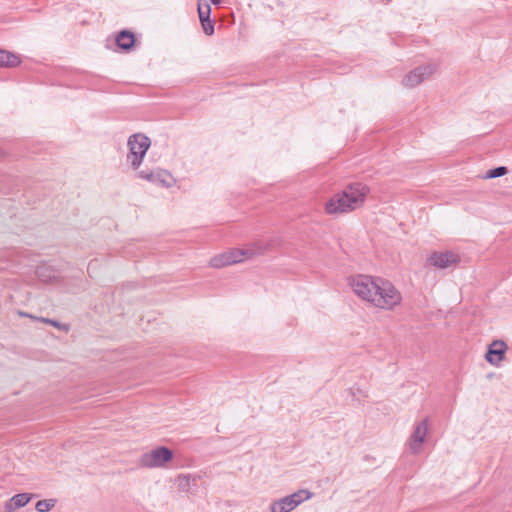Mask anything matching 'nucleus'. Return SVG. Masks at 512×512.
Listing matches in <instances>:
<instances>
[{
    "label": "nucleus",
    "instance_id": "nucleus-15",
    "mask_svg": "<svg viewBox=\"0 0 512 512\" xmlns=\"http://www.w3.org/2000/svg\"><path fill=\"white\" fill-rule=\"evenodd\" d=\"M312 496V493L308 490H304V489H301V490H298L297 492L293 493V494H290V495H287V497L289 498V501L292 502V507H294V509L300 505L302 502L310 499Z\"/></svg>",
    "mask_w": 512,
    "mask_h": 512
},
{
    "label": "nucleus",
    "instance_id": "nucleus-24",
    "mask_svg": "<svg viewBox=\"0 0 512 512\" xmlns=\"http://www.w3.org/2000/svg\"><path fill=\"white\" fill-rule=\"evenodd\" d=\"M210 1L214 5H219L222 2V0H210Z\"/></svg>",
    "mask_w": 512,
    "mask_h": 512
},
{
    "label": "nucleus",
    "instance_id": "nucleus-23",
    "mask_svg": "<svg viewBox=\"0 0 512 512\" xmlns=\"http://www.w3.org/2000/svg\"><path fill=\"white\" fill-rule=\"evenodd\" d=\"M18 313H19L20 316L33 318V316L31 314H29V313L21 312V311H19ZM34 319H37V318L34 317Z\"/></svg>",
    "mask_w": 512,
    "mask_h": 512
},
{
    "label": "nucleus",
    "instance_id": "nucleus-20",
    "mask_svg": "<svg viewBox=\"0 0 512 512\" xmlns=\"http://www.w3.org/2000/svg\"><path fill=\"white\" fill-rule=\"evenodd\" d=\"M55 504H56L55 499L39 500L35 505V509L38 512H48L55 506Z\"/></svg>",
    "mask_w": 512,
    "mask_h": 512
},
{
    "label": "nucleus",
    "instance_id": "nucleus-7",
    "mask_svg": "<svg viewBox=\"0 0 512 512\" xmlns=\"http://www.w3.org/2000/svg\"><path fill=\"white\" fill-rule=\"evenodd\" d=\"M138 177L141 179H144L146 181H149L153 184H158L162 187L169 188L171 187L175 180L173 176L168 172L167 170L163 169H156V170H149L144 169L138 172Z\"/></svg>",
    "mask_w": 512,
    "mask_h": 512
},
{
    "label": "nucleus",
    "instance_id": "nucleus-14",
    "mask_svg": "<svg viewBox=\"0 0 512 512\" xmlns=\"http://www.w3.org/2000/svg\"><path fill=\"white\" fill-rule=\"evenodd\" d=\"M292 510L294 507L287 496L273 501L270 505V512H290Z\"/></svg>",
    "mask_w": 512,
    "mask_h": 512
},
{
    "label": "nucleus",
    "instance_id": "nucleus-12",
    "mask_svg": "<svg viewBox=\"0 0 512 512\" xmlns=\"http://www.w3.org/2000/svg\"><path fill=\"white\" fill-rule=\"evenodd\" d=\"M33 495L30 493H19L14 495L6 504H5V512H12L16 509L22 508L26 506Z\"/></svg>",
    "mask_w": 512,
    "mask_h": 512
},
{
    "label": "nucleus",
    "instance_id": "nucleus-3",
    "mask_svg": "<svg viewBox=\"0 0 512 512\" xmlns=\"http://www.w3.org/2000/svg\"><path fill=\"white\" fill-rule=\"evenodd\" d=\"M127 144L129 147L127 159L130 161L132 168L136 170L140 167L151 141L146 135L137 133L128 138Z\"/></svg>",
    "mask_w": 512,
    "mask_h": 512
},
{
    "label": "nucleus",
    "instance_id": "nucleus-1",
    "mask_svg": "<svg viewBox=\"0 0 512 512\" xmlns=\"http://www.w3.org/2000/svg\"><path fill=\"white\" fill-rule=\"evenodd\" d=\"M349 284L359 298L378 308L390 310L402 300L401 293L394 285L380 277L360 274L351 277Z\"/></svg>",
    "mask_w": 512,
    "mask_h": 512
},
{
    "label": "nucleus",
    "instance_id": "nucleus-11",
    "mask_svg": "<svg viewBox=\"0 0 512 512\" xmlns=\"http://www.w3.org/2000/svg\"><path fill=\"white\" fill-rule=\"evenodd\" d=\"M135 34L127 29L121 30L117 33L115 42L119 49L123 51H131L136 44Z\"/></svg>",
    "mask_w": 512,
    "mask_h": 512
},
{
    "label": "nucleus",
    "instance_id": "nucleus-22",
    "mask_svg": "<svg viewBox=\"0 0 512 512\" xmlns=\"http://www.w3.org/2000/svg\"><path fill=\"white\" fill-rule=\"evenodd\" d=\"M40 321L44 322V323H48L60 330H67L68 327L66 324H62L60 322H58L57 320H54V319H49V318H39Z\"/></svg>",
    "mask_w": 512,
    "mask_h": 512
},
{
    "label": "nucleus",
    "instance_id": "nucleus-4",
    "mask_svg": "<svg viewBox=\"0 0 512 512\" xmlns=\"http://www.w3.org/2000/svg\"><path fill=\"white\" fill-rule=\"evenodd\" d=\"M173 451L166 447L160 446L151 452L142 454L140 464L146 468L163 467L173 459Z\"/></svg>",
    "mask_w": 512,
    "mask_h": 512
},
{
    "label": "nucleus",
    "instance_id": "nucleus-9",
    "mask_svg": "<svg viewBox=\"0 0 512 512\" xmlns=\"http://www.w3.org/2000/svg\"><path fill=\"white\" fill-rule=\"evenodd\" d=\"M507 348V344L503 340L492 341L485 354V360L491 365L498 366L504 359Z\"/></svg>",
    "mask_w": 512,
    "mask_h": 512
},
{
    "label": "nucleus",
    "instance_id": "nucleus-5",
    "mask_svg": "<svg viewBox=\"0 0 512 512\" xmlns=\"http://www.w3.org/2000/svg\"><path fill=\"white\" fill-rule=\"evenodd\" d=\"M249 250L232 249L221 254H218L210 259V266L213 268H223L228 265L239 263L243 260L244 256L251 255Z\"/></svg>",
    "mask_w": 512,
    "mask_h": 512
},
{
    "label": "nucleus",
    "instance_id": "nucleus-2",
    "mask_svg": "<svg viewBox=\"0 0 512 512\" xmlns=\"http://www.w3.org/2000/svg\"><path fill=\"white\" fill-rule=\"evenodd\" d=\"M369 192L367 185L361 182L351 183L326 202L325 212L328 215L352 212L364 204Z\"/></svg>",
    "mask_w": 512,
    "mask_h": 512
},
{
    "label": "nucleus",
    "instance_id": "nucleus-19",
    "mask_svg": "<svg viewBox=\"0 0 512 512\" xmlns=\"http://www.w3.org/2000/svg\"><path fill=\"white\" fill-rule=\"evenodd\" d=\"M197 11L199 20L208 19L211 14V6L207 2L202 3L201 0H199L197 4Z\"/></svg>",
    "mask_w": 512,
    "mask_h": 512
},
{
    "label": "nucleus",
    "instance_id": "nucleus-16",
    "mask_svg": "<svg viewBox=\"0 0 512 512\" xmlns=\"http://www.w3.org/2000/svg\"><path fill=\"white\" fill-rule=\"evenodd\" d=\"M312 496V493L308 490H304V489H301V490H298L297 492L293 493V494H290V495H287V497L289 498V501L292 502V507H294V509L300 505L302 502L310 499Z\"/></svg>",
    "mask_w": 512,
    "mask_h": 512
},
{
    "label": "nucleus",
    "instance_id": "nucleus-21",
    "mask_svg": "<svg viewBox=\"0 0 512 512\" xmlns=\"http://www.w3.org/2000/svg\"><path fill=\"white\" fill-rule=\"evenodd\" d=\"M202 29L207 36H211L215 31V22L211 18L200 20Z\"/></svg>",
    "mask_w": 512,
    "mask_h": 512
},
{
    "label": "nucleus",
    "instance_id": "nucleus-13",
    "mask_svg": "<svg viewBox=\"0 0 512 512\" xmlns=\"http://www.w3.org/2000/svg\"><path fill=\"white\" fill-rule=\"evenodd\" d=\"M20 62L21 60L17 55L0 49V67H16Z\"/></svg>",
    "mask_w": 512,
    "mask_h": 512
},
{
    "label": "nucleus",
    "instance_id": "nucleus-8",
    "mask_svg": "<svg viewBox=\"0 0 512 512\" xmlns=\"http://www.w3.org/2000/svg\"><path fill=\"white\" fill-rule=\"evenodd\" d=\"M459 261V256L452 251L433 252L427 259L429 265L439 269L448 268Z\"/></svg>",
    "mask_w": 512,
    "mask_h": 512
},
{
    "label": "nucleus",
    "instance_id": "nucleus-10",
    "mask_svg": "<svg viewBox=\"0 0 512 512\" xmlns=\"http://www.w3.org/2000/svg\"><path fill=\"white\" fill-rule=\"evenodd\" d=\"M427 431H428V419L425 418L416 425V427L410 437V449H411L412 453L417 454L420 451L421 444L425 440Z\"/></svg>",
    "mask_w": 512,
    "mask_h": 512
},
{
    "label": "nucleus",
    "instance_id": "nucleus-18",
    "mask_svg": "<svg viewBox=\"0 0 512 512\" xmlns=\"http://www.w3.org/2000/svg\"><path fill=\"white\" fill-rule=\"evenodd\" d=\"M508 173V168L505 166H498L492 169H489L484 178L485 179H494L498 177H502Z\"/></svg>",
    "mask_w": 512,
    "mask_h": 512
},
{
    "label": "nucleus",
    "instance_id": "nucleus-17",
    "mask_svg": "<svg viewBox=\"0 0 512 512\" xmlns=\"http://www.w3.org/2000/svg\"><path fill=\"white\" fill-rule=\"evenodd\" d=\"M36 274L38 278L45 283H50L54 279H56L55 272L50 267L47 266L38 267L36 270Z\"/></svg>",
    "mask_w": 512,
    "mask_h": 512
},
{
    "label": "nucleus",
    "instance_id": "nucleus-6",
    "mask_svg": "<svg viewBox=\"0 0 512 512\" xmlns=\"http://www.w3.org/2000/svg\"><path fill=\"white\" fill-rule=\"evenodd\" d=\"M436 71V66L434 64H425L416 67L412 71H410L402 80V84L405 87L413 88L420 83H422L425 79L430 77Z\"/></svg>",
    "mask_w": 512,
    "mask_h": 512
}]
</instances>
